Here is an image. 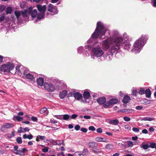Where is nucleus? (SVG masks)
Listing matches in <instances>:
<instances>
[{
  "label": "nucleus",
  "instance_id": "obj_1",
  "mask_svg": "<svg viewBox=\"0 0 156 156\" xmlns=\"http://www.w3.org/2000/svg\"><path fill=\"white\" fill-rule=\"evenodd\" d=\"M122 41V38L120 37L115 38H108L103 41V47L105 50H107L111 46L110 51L111 53L113 54L119 48V46Z\"/></svg>",
  "mask_w": 156,
  "mask_h": 156
},
{
  "label": "nucleus",
  "instance_id": "obj_2",
  "mask_svg": "<svg viewBox=\"0 0 156 156\" xmlns=\"http://www.w3.org/2000/svg\"><path fill=\"white\" fill-rule=\"evenodd\" d=\"M107 31H109V30L105 28L103 23L100 22H98L95 31L92 34L91 37L93 39H96L100 35L102 36L105 35V32Z\"/></svg>",
  "mask_w": 156,
  "mask_h": 156
},
{
  "label": "nucleus",
  "instance_id": "obj_3",
  "mask_svg": "<svg viewBox=\"0 0 156 156\" xmlns=\"http://www.w3.org/2000/svg\"><path fill=\"white\" fill-rule=\"evenodd\" d=\"M147 39V36L142 35L141 37L134 43L133 50L136 52H139L140 50L145 44Z\"/></svg>",
  "mask_w": 156,
  "mask_h": 156
},
{
  "label": "nucleus",
  "instance_id": "obj_4",
  "mask_svg": "<svg viewBox=\"0 0 156 156\" xmlns=\"http://www.w3.org/2000/svg\"><path fill=\"white\" fill-rule=\"evenodd\" d=\"M147 39V36L142 35L141 37L134 43L133 50L136 52H139L140 50L145 44Z\"/></svg>",
  "mask_w": 156,
  "mask_h": 156
},
{
  "label": "nucleus",
  "instance_id": "obj_5",
  "mask_svg": "<svg viewBox=\"0 0 156 156\" xmlns=\"http://www.w3.org/2000/svg\"><path fill=\"white\" fill-rule=\"evenodd\" d=\"M14 68V64L10 62L2 64L0 67V70L5 73H9Z\"/></svg>",
  "mask_w": 156,
  "mask_h": 156
},
{
  "label": "nucleus",
  "instance_id": "obj_6",
  "mask_svg": "<svg viewBox=\"0 0 156 156\" xmlns=\"http://www.w3.org/2000/svg\"><path fill=\"white\" fill-rule=\"evenodd\" d=\"M93 52L94 55L98 57L104 54L103 51L100 48H94Z\"/></svg>",
  "mask_w": 156,
  "mask_h": 156
},
{
  "label": "nucleus",
  "instance_id": "obj_7",
  "mask_svg": "<svg viewBox=\"0 0 156 156\" xmlns=\"http://www.w3.org/2000/svg\"><path fill=\"white\" fill-rule=\"evenodd\" d=\"M14 126L12 123H4L1 127L0 130L2 132L4 133L6 130L11 128H12Z\"/></svg>",
  "mask_w": 156,
  "mask_h": 156
},
{
  "label": "nucleus",
  "instance_id": "obj_8",
  "mask_svg": "<svg viewBox=\"0 0 156 156\" xmlns=\"http://www.w3.org/2000/svg\"><path fill=\"white\" fill-rule=\"evenodd\" d=\"M44 89L49 92L54 91L55 90V88L54 86L51 83L45 82L44 84Z\"/></svg>",
  "mask_w": 156,
  "mask_h": 156
},
{
  "label": "nucleus",
  "instance_id": "obj_9",
  "mask_svg": "<svg viewBox=\"0 0 156 156\" xmlns=\"http://www.w3.org/2000/svg\"><path fill=\"white\" fill-rule=\"evenodd\" d=\"M119 100L118 99L114 98H112L106 102V104L104 106V108H108L110 105L117 104Z\"/></svg>",
  "mask_w": 156,
  "mask_h": 156
},
{
  "label": "nucleus",
  "instance_id": "obj_10",
  "mask_svg": "<svg viewBox=\"0 0 156 156\" xmlns=\"http://www.w3.org/2000/svg\"><path fill=\"white\" fill-rule=\"evenodd\" d=\"M47 10L49 12H53L54 14H56L58 12L57 7L51 4H49L48 6Z\"/></svg>",
  "mask_w": 156,
  "mask_h": 156
},
{
  "label": "nucleus",
  "instance_id": "obj_11",
  "mask_svg": "<svg viewBox=\"0 0 156 156\" xmlns=\"http://www.w3.org/2000/svg\"><path fill=\"white\" fill-rule=\"evenodd\" d=\"M97 101L100 105H102L104 107L105 105L106 104L107 102H106V98L104 97L99 98L97 100Z\"/></svg>",
  "mask_w": 156,
  "mask_h": 156
},
{
  "label": "nucleus",
  "instance_id": "obj_12",
  "mask_svg": "<svg viewBox=\"0 0 156 156\" xmlns=\"http://www.w3.org/2000/svg\"><path fill=\"white\" fill-rule=\"evenodd\" d=\"M29 14H30L32 18H35L36 17L37 12V10L35 9L33 10H32V8L31 7H29L28 8Z\"/></svg>",
  "mask_w": 156,
  "mask_h": 156
},
{
  "label": "nucleus",
  "instance_id": "obj_13",
  "mask_svg": "<svg viewBox=\"0 0 156 156\" xmlns=\"http://www.w3.org/2000/svg\"><path fill=\"white\" fill-rule=\"evenodd\" d=\"M37 7L41 13H44L46 12V6L45 5L42 6L41 5H37Z\"/></svg>",
  "mask_w": 156,
  "mask_h": 156
},
{
  "label": "nucleus",
  "instance_id": "obj_14",
  "mask_svg": "<svg viewBox=\"0 0 156 156\" xmlns=\"http://www.w3.org/2000/svg\"><path fill=\"white\" fill-rule=\"evenodd\" d=\"M27 151V150L25 148H23L22 150L19 149L14 153L16 154H18L20 155H24V153L26 151Z\"/></svg>",
  "mask_w": 156,
  "mask_h": 156
},
{
  "label": "nucleus",
  "instance_id": "obj_15",
  "mask_svg": "<svg viewBox=\"0 0 156 156\" xmlns=\"http://www.w3.org/2000/svg\"><path fill=\"white\" fill-rule=\"evenodd\" d=\"M37 83L38 86H42L44 84V80L42 77H39L37 80Z\"/></svg>",
  "mask_w": 156,
  "mask_h": 156
},
{
  "label": "nucleus",
  "instance_id": "obj_16",
  "mask_svg": "<svg viewBox=\"0 0 156 156\" xmlns=\"http://www.w3.org/2000/svg\"><path fill=\"white\" fill-rule=\"evenodd\" d=\"M130 97L127 95H125L122 101L125 104L129 103L130 100Z\"/></svg>",
  "mask_w": 156,
  "mask_h": 156
},
{
  "label": "nucleus",
  "instance_id": "obj_17",
  "mask_svg": "<svg viewBox=\"0 0 156 156\" xmlns=\"http://www.w3.org/2000/svg\"><path fill=\"white\" fill-rule=\"evenodd\" d=\"M74 96L75 99L80 100L82 98V94L79 92H76L74 94Z\"/></svg>",
  "mask_w": 156,
  "mask_h": 156
},
{
  "label": "nucleus",
  "instance_id": "obj_18",
  "mask_svg": "<svg viewBox=\"0 0 156 156\" xmlns=\"http://www.w3.org/2000/svg\"><path fill=\"white\" fill-rule=\"evenodd\" d=\"M88 146L89 148L96 147L97 146V143L94 141L90 142L88 144Z\"/></svg>",
  "mask_w": 156,
  "mask_h": 156
},
{
  "label": "nucleus",
  "instance_id": "obj_19",
  "mask_svg": "<svg viewBox=\"0 0 156 156\" xmlns=\"http://www.w3.org/2000/svg\"><path fill=\"white\" fill-rule=\"evenodd\" d=\"M67 93V91L66 90H63L60 93L59 96L60 98L61 99H63L66 95Z\"/></svg>",
  "mask_w": 156,
  "mask_h": 156
},
{
  "label": "nucleus",
  "instance_id": "obj_20",
  "mask_svg": "<svg viewBox=\"0 0 156 156\" xmlns=\"http://www.w3.org/2000/svg\"><path fill=\"white\" fill-rule=\"evenodd\" d=\"M83 97L85 99H88L90 98V94L88 91H85L83 94Z\"/></svg>",
  "mask_w": 156,
  "mask_h": 156
},
{
  "label": "nucleus",
  "instance_id": "obj_21",
  "mask_svg": "<svg viewBox=\"0 0 156 156\" xmlns=\"http://www.w3.org/2000/svg\"><path fill=\"white\" fill-rule=\"evenodd\" d=\"M122 46L125 49H126L128 50H129V49L130 48V45L129 43H123Z\"/></svg>",
  "mask_w": 156,
  "mask_h": 156
},
{
  "label": "nucleus",
  "instance_id": "obj_22",
  "mask_svg": "<svg viewBox=\"0 0 156 156\" xmlns=\"http://www.w3.org/2000/svg\"><path fill=\"white\" fill-rule=\"evenodd\" d=\"M108 123L112 125H117L119 123V121L117 119H115L114 120H110Z\"/></svg>",
  "mask_w": 156,
  "mask_h": 156
},
{
  "label": "nucleus",
  "instance_id": "obj_23",
  "mask_svg": "<svg viewBox=\"0 0 156 156\" xmlns=\"http://www.w3.org/2000/svg\"><path fill=\"white\" fill-rule=\"evenodd\" d=\"M145 94H146V97L147 98H150L151 97V93L150 89L148 88L145 90Z\"/></svg>",
  "mask_w": 156,
  "mask_h": 156
},
{
  "label": "nucleus",
  "instance_id": "obj_24",
  "mask_svg": "<svg viewBox=\"0 0 156 156\" xmlns=\"http://www.w3.org/2000/svg\"><path fill=\"white\" fill-rule=\"evenodd\" d=\"M95 140L98 142H106L107 140L106 139L103 138L101 137H96L95 139Z\"/></svg>",
  "mask_w": 156,
  "mask_h": 156
},
{
  "label": "nucleus",
  "instance_id": "obj_25",
  "mask_svg": "<svg viewBox=\"0 0 156 156\" xmlns=\"http://www.w3.org/2000/svg\"><path fill=\"white\" fill-rule=\"evenodd\" d=\"M154 120V118L150 117H145L142 118L141 120L142 121H152Z\"/></svg>",
  "mask_w": 156,
  "mask_h": 156
},
{
  "label": "nucleus",
  "instance_id": "obj_26",
  "mask_svg": "<svg viewBox=\"0 0 156 156\" xmlns=\"http://www.w3.org/2000/svg\"><path fill=\"white\" fill-rule=\"evenodd\" d=\"M26 77L27 79L30 80H33L34 79V76L32 75L29 73L26 74Z\"/></svg>",
  "mask_w": 156,
  "mask_h": 156
},
{
  "label": "nucleus",
  "instance_id": "obj_27",
  "mask_svg": "<svg viewBox=\"0 0 156 156\" xmlns=\"http://www.w3.org/2000/svg\"><path fill=\"white\" fill-rule=\"evenodd\" d=\"M21 12L23 17H27V14H29L28 9V10L25 9L24 11H22Z\"/></svg>",
  "mask_w": 156,
  "mask_h": 156
},
{
  "label": "nucleus",
  "instance_id": "obj_28",
  "mask_svg": "<svg viewBox=\"0 0 156 156\" xmlns=\"http://www.w3.org/2000/svg\"><path fill=\"white\" fill-rule=\"evenodd\" d=\"M12 11V8L10 7H8L6 8V14H11Z\"/></svg>",
  "mask_w": 156,
  "mask_h": 156
},
{
  "label": "nucleus",
  "instance_id": "obj_29",
  "mask_svg": "<svg viewBox=\"0 0 156 156\" xmlns=\"http://www.w3.org/2000/svg\"><path fill=\"white\" fill-rule=\"evenodd\" d=\"M114 146L112 144H108L106 145L105 148L106 149L110 150L113 148Z\"/></svg>",
  "mask_w": 156,
  "mask_h": 156
},
{
  "label": "nucleus",
  "instance_id": "obj_30",
  "mask_svg": "<svg viewBox=\"0 0 156 156\" xmlns=\"http://www.w3.org/2000/svg\"><path fill=\"white\" fill-rule=\"evenodd\" d=\"M44 14L43 13H41L39 14L37 16V19L40 20L41 19L44 18Z\"/></svg>",
  "mask_w": 156,
  "mask_h": 156
},
{
  "label": "nucleus",
  "instance_id": "obj_31",
  "mask_svg": "<svg viewBox=\"0 0 156 156\" xmlns=\"http://www.w3.org/2000/svg\"><path fill=\"white\" fill-rule=\"evenodd\" d=\"M16 119L18 121H20L23 120V118L22 117H20L19 116H14L13 117V119L14 120Z\"/></svg>",
  "mask_w": 156,
  "mask_h": 156
},
{
  "label": "nucleus",
  "instance_id": "obj_32",
  "mask_svg": "<svg viewBox=\"0 0 156 156\" xmlns=\"http://www.w3.org/2000/svg\"><path fill=\"white\" fill-rule=\"evenodd\" d=\"M20 66H17L16 68V72L17 73L18 75H21L22 74V73L20 69Z\"/></svg>",
  "mask_w": 156,
  "mask_h": 156
},
{
  "label": "nucleus",
  "instance_id": "obj_33",
  "mask_svg": "<svg viewBox=\"0 0 156 156\" xmlns=\"http://www.w3.org/2000/svg\"><path fill=\"white\" fill-rule=\"evenodd\" d=\"M92 150L94 153L98 154L101 152V150L97 148H93Z\"/></svg>",
  "mask_w": 156,
  "mask_h": 156
},
{
  "label": "nucleus",
  "instance_id": "obj_34",
  "mask_svg": "<svg viewBox=\"0 0 156 156\" xmlns=\"http://www.w3.org/2000/svg\"><path fill=\"white\" fill-rule=\"evenodd\" d=\"M145 90H144V88H141L140 89V90L139 91L138 93L141 95L144 94H145Z\"/></svg>",
  "mask_w": 156,
  "mask_h": 156
},
{
  "label": "nucleus",
  "instance_id": "obj_35",
  "mask_svg": "<svg viewBox=\"0 0 156 156\" xmlns=\"http://www.w3.org/2000/svg\"><path fill=\"white\" fill-rule=\"evenodd\" d=\"M16 18L18 19L20 16V12L18 11H15L14 13Z\"/></svg>",
  "mask_w": 156,
  "mask_h": 156
},
{
  "label": "nucleus",
  "instance_id": "obj_36",
  "mask_svg": "<svg viewBox=\"0 0 156 156\" xmlns=\"http://www.w3.org/2000/svg\"><path fill=\"white\" fill-rule=\"evenodd\" d=\"M70 116L68 114H65L63 115V119L65 120H68L69 119Z\"/></svg>",
  "mask_w": 156,
  "mask_h": 156
},
{
  "label": "nucleus",
  "instance_id": "obj_37",
  "mask_svg": "<svg viewBox=\"0 0 156 156\" xmlns=\"http://www.w3.org/2000/svg\"><path fill=\"white\" fill-rule=\"evenodd\" d=\"M140 147H143L144 149L146 150L149 148V145L147 144H144L143 143L141 145Z\"/></svg>",
  "mask_w": 156,
  "mask_h": 156
},
{
  "label": "nucleus",
  "instance_id": "obj_38",
  "mask_svg": "<svg viewBox=\"0 0 156 156\" xmlns=\"http://www.w3.org/2000/svg\"><path fill=\"white\" fill-rule=\"evenodd\" d=\"M131 111V110L130 109H125L121 110L120 112H127L128 113H130Z\"/></svg>",
  "mask_w": 156,
  "mask_h": 156
},
{
  "label": "nucleus",
  "instance_id": "obj_39",
  "mask_svg": "<svg viewBox=\"0 0 156 156\" xmlns=\"http://www.w3.org/2000/svg\"><path fill=\"white\" fill-rule=\"evenodd\" d=\"M16 140L17 142L19 144H21L22 143V140L20 137H18L16 139Z\"/></svg>",
  "mask_w": 156,
  "mask_h": 156
},
{
  "label": "nucleus",
  "instance_id": "obj_40",
  "mask_svg": "<svg viewBox=\"0 0 156 156\" xmlns=\"http://www.w3.org/2000/svg\"><path fill=\"white\" fill-rule=\"evenodd\" d=\"M143 101L144 102L143 103L145 104H149L151 102V101L149 100H148L146 99H144L143 100Z\"/></svg>",
  "mask_w": 156,
  "mask_h": 156
},
{
  "label": "nucleus",
  "instance_id": "obj_41",
  "mask_svg": "<svg viewBox=\"0 0 156 156\" xmlns=\"http://www.w3.org/2000/svg\"><path fill=\"white\" fill-rule=\"evenodd\" d=\"M47 110V109L46 108L44 107L40 110V113L41 114H43Z\"/></svg>",
  "mask_w": 156,
  "mask_h": 156
},
{
  "label": "nucleus",
  "instance_id": "obj_42",
  "mask_svg": "<svg viewBox=\"0 0 156 156\" xmlns=\"http://www.w3.org/2000/svg\"><path fill=\"white\" fill-rule=\"evenodd\" d=\"M5 16L4 13L2 14L1 16L0 17V22H2L4 19Z\"/></svg>",
  "mask_w": 156,
  "mask_h": 156
},
{
  "label": "nucleus",
  "instance_id": "obj_43",
  "mask_svg": "<svg viewBox=\"0 0 156 156\" xmlns=\"http://www.w3.org/2000/svg\"><path fill=\"white\" fill-rule=\"evenodd\" d=\"M123 119L126 122H129L130 120V118L127 116H125L123 118Z\"/></svg>",
  "mask_w": 156,
  "mask_h": 156
},
{
  "label": "nucleus",
  "instance_id": "obj_44",
  "mask_svg": "<svg viewBox=\"0 0 156 156\" xmlns=\"http://www.w3.org/2000/svg\"><path fill=\"white\" fill-rule=\"evenodd\" d=\"M127 144L129 147H132L133 145V142L130 141H127Z\"/></svg>",
  "mask_w": 156,
  "mask_h": 156
},
{
  "label": "nucleus",
  "instance_id": "obj_45",
  "mask_svg": "<svg viewBox=\"0 0 156 156\" xmlns=\"http://www.w3.org/2000/svg\"><path fill=\"white\" fill-rule=\"evenodd\" d=\"M156 144L154 143H152L150 144V145H149V147H151V148H154L155 147V145Z\"/></svg>",
  "mask_w": 156,
  "mask_h": 156
},
{
  "label": "nucleus",
  "instance_id": "obj_46",
  "mask_svg": "<svg viewBox=\"0 0 156 156\" xmlns=\"http://www.w3.org/2000/svg\"><path fill=\"white\" fill-rule=\"evenodd\" d=\"M5 7L4 5H1L0 6V10L1 12L3 11L5 9Z\"/></svg>",
  "mask_w": 156,
  "mask_h": 156
},
{
  "label": "nucleus",
  "instance_id": "obj_47",
  "mask_svg": "<svg viewBox=\"0 0 156 156\" xmlns=\"http://www.w3.org/2000/svg\"><path fill=\"white\" fill-rule=\"evenodd\" d=\"M89 129L92 131H94L95 130V128L94 126H91L89 127Z\"/></svg>",
  "mask_w": 156,
  "mask_h": 156
},
{
  "label": "nucleus",
  "instance_id": "obj_48",
  "mask_svg": "<svg viewBox=\"0 0 156 156\" xmlns=\"http://www.w3.org/2000/svg\"><path fill=\"white\" fill-rule=\"evenodd\" d=\"M80 130L84 133H86L87 131V128L83 127L81 128Z\"/></svg>",
  "mask_w": 156,
  "mask_h": 156
},
{
  "label": "nucleus",
  "instance_id": "obj_49",
  "mask_svg": "<svg viewBox=\"0 0 156 156\" xmlns=\"http://www.w3.org/2000/svg\"><path fill=\"white\" fill-rule=\"evenodd\" d=\"M132 93L133 95L136 96L138 92L136 90H133L132 91Z\"/></svg>",
  "mask_w": 156,
  "mask_h": 156
},
{
  "label": "nucleus",
  "instance_id": "obj_50",
  "mask_svg": "<svg viewBox=\"0 0 156 156\" xmlns=\"http://www.w3.org/2000/svg\"><path fill=\"white\" fill-rule=\"evenodd\" d=\"M132 130L133 131L135 132H138L139 131V129L137 128H133Z\"/></svg>",
  "mask_w": 156,
  "mask_h": 156
},
{
  "label": "nucleus",
  "instance_id": "obj_51",
  "mask_svg": "<svg viewBox=\"0 0 156 156\" xmlns=\"http://www.w3.org/2000/svg\"><path fill=\"white\" fill-rule=\"evenodd\" d=\"M31 119L34 122H37V119L36 117H32L31 118Z\"/></svg>",
  "mask_w": 156,
  "mask_h": 156
},
{
  "label": "nucleus",
  "instance_id": "obj_52",
  "mask_svg": "<svg viewBox=\"0 0 156 156\" xmlns=\"http://www.w3.org/2000/svg\"><path fill=\"white\" fill-rule=\"evenodd\" d=\"M80 128V126L79 125H77L75 126V129L76 130H78Z\"/></svg>",
  "mask_w": 156,
  "mask_h": 156
},
{
  "label": "nucleus",
  "instance_id": "obj_53",
  "mask_svg": "<svg viewBox=\"0 0 156 156\" xmlns=\"http://www.w3.org/2000/svg\"><path fill=\"white\" fill-rule=\"evenodd\" d=\"M97 131L98 133H101L102 132V129L101 128H98L97 129Z\"/></svg>",
  "mask_w": 156,
  "mask_h": 156
},
{
  "label": "nucleus",
  "instance_id": "obj_54",
  "mask_svg": "<svg viewBox=\"0 0 156 156\" xmlns=\"http://www.w3.org/2000/svg\"><path fill=\"white\" fill-rule=\"evenodd\" d=\"M83 151L87 154L89 152V151L87 148L84 149L83 150Z\"/></svg>",
  "mask_w": 156,
  "mask_h": 156
},
{
  "label": "nucleus",
  "instance_id": "obj_55",
  "mask_svg": "<svg viewBox=\"0 0 156 156\" xmlns=\"http://www.w3.org/2000/svg\"><path fill=\"white\" fill-rule=\"evenodd\" d=\"M77 116H78V115L76 114H74L72 115L71 116V119H74L76 118L77 117Z\"/></svg>",
  "mask_w": 156,
  "mask_h": 156
},
{
  "label": "nucleus",
  "instance_id": "obj_56",
  "mask_svg": "<svg viewBox=\"0 0 156 156\" xmlns=\"http://www.w3.org/2000/svg\"><path fill=\"white\" fill-rule=\"evenodd\" d=\"M42 151L45 153L47 152L48 151V148H43L42 149Z\"/></svg>",
  "mask_w": 156,
  "mask_h": 156
},
{
  "label": "nucleus",
  "instance_id": "obj_57",
  "mask_svg": "<svg viewBox=\"0 0 156 156\" xmlns=\"http://www.w3.org/2000/svg\"><path fill=\"white\" fill-rule=\"evenodd\" d=\"M57 156H65V155L63 152H61L60 153L58 154Z\"/></svg>",
  "mask_w": 156,
  "mask_h": 156
},
{
  "label": "nucleus",
  "instance_id": "obj_58",
  "mask_svg": "<svg viewBox=\"0 0 156 156\" xmlns=\"http://www.w3.org/2000/svg\"><path fill=\"white\" fill-rule=\"evenodd\" d=\"M75 154L76 156H80V155H82L81 152H76Z\"/></svg>",
  "mask_w": 156,
  "mask_h": 156
},
{
  "label": "nucleus",
  "instance_id": "obj_59",
  "mask_svg": "<svg viewBox=\"0 0 156 156\" xmlns=\"http://www.w3.org/2000/svg\"><path fill=\"white\" fill-rule=\"evenodd\" d=\"M125 129L129 130L130 129V126L128 125H126L125 126Z\"/></svg>",
  "mask_w": 156,
  "mask_h": 156
},
{
  "label": "nucleus",
  "instance_id": "obj_60",
  "mask_svg": "<svg viewBox=\"0 0 156 156\" xmlns=\"http://www.w3.org/2000/svg\"><path fill=\"white\" fill-rule=\"evenodd\" d=\"M38 136L39 138L41 140H44L45 138V137L44 136L38 135Z\"/></svg>",
  "mask_w": 156,
  "mask_h": 156
},
{
  "label": "nucleus",
  "instance_id": "obj_61",
  "mask_svg": "<svg viewBox=\"0 0 156 156\" xmlns=\"http://www.w3.org/2000/svg\"><path fill=\"white\" fill-rule=\"evenodd\" d=\"M142 132L143 133H144V134H147L148 133V131H147V130L146 129H143L142 130Z\"/></svg>",
  "mask_w": 156,
  "mask_h": 156
},
{
  "label": "nucleus",
  "instance_id": "obj_62",
  "mask_svg": "<svg viewBox=\"0 0 156 156\" xmlns=\"http://www.w3.org/2000/svg\"><path fill=\"white\" fill-rule=\"evenodd\" d=\"M23 128L22 127H20V129L18 130V132L19 133H22L24 132V130H22Z\"/></svg>",
  "mask_w": 156,
  "mask_h": 156
},
{
  "label": "nucleus",
  "instance_id": "obj_63",
  "mask_svg": "<svg viewBox=\"0 0 156 156\" xmlns=\"http://www.w3.org/2000/svg\"><path fill=\"white\" fill-rule=\"evenodd\" d=\"M33 138V136L32 134H30L27 136V138L29 140H30Z\"/></svg>",
  "mask_w": 156,
  "mask_h": 156
},
{
  "label": "nucleus",
  "instance_id": "obj_64",
  "mask_svg": "<svg viewBox=\"0 0 156 156\" xmlns=\"http://www.w3.org/2000/svg\"><path fill=\"white\" fill-rule=\"evenodd\" d=\"M153 6L154 7L156 8V0H153Z\"/></svg>",
  "mask_w": 156,
  "mask_h": 156
}]
</instances>
